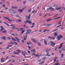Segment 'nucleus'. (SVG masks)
Returning a JSON list of instances; mask_svg holds the SVG:
<instances>
[{
	"mask_svg": "<svg viewBox=\"0 0 65 65\" xmlns=\"http://www.w3.org/2000/svg\"><path fill=\"white\" fill-rule=\"evenodd\" d=\"M31 40L32 41H33V42H34L35 43H38V44L39 46H40V45H41V44L40 43L38 42V41H37L33 39H31Z\"/></svg>",
	"mask_w": 65,
	"mask_h": 65,
	"instance_id": "1",
	"label": "nucleus"
},
{
	"mask_svg": "<svg viewBox=\"0 0 65 65\" xmlns=\"http://www.w3.org/2000/svg\"><path fill=\"white\" fill-rule=\"evenodd\" d=\"M63 38V36L62 35H60L59 36H58L57 37V39L58 40H60L61 38Z\"/></svg>",
	"mask_w": 65,
	"mask_h": 65,
	"instance_id": "2",
	"label": "nucleus"
},
{
	"mask_svg": "<svg viewBox=\"0 0 65 65\" xmlns=\"http://www.w3.org/2000/svg\"><path fill=\"white\" fill-rule=\"evenodd\" d=\"M30 20H26V21H25L24 22V23L25 24H27V23H28V24H31L32 23V22L31 21H30Z\"/></svg>",
	"mask_w": 65,
	"mask_h": 65,
	"instance_id": "3",
	"label": "nucleus"
},
{
	"mask_svg": "<svg viewBox=\"0 0 65 65\" xmlns=\"http://www.w3.org/2000/svg\"><path fill=\"white\" fill-rule=\"evenodd\" d=\"M4 18L5 19H6L7 20H8V21L10 22H12V19H9V18L8 17H4Z\"/></svg>",
	"mask_w": 65,
	"mask_h": 65,
	"instance_id": "4",
	"label": "nucleus"
},
{
	"mask_svg": "<svg viewBox=\"0 0 65 65\" xmlns=\"http://www.w3.org/2000/svg\"><path fill=\"white\" fill-rule=\"evenodd\" d=\"M9 10L11 12H12L13 13H16V12L15 11L11 9H9Z\"/></svg>",
	"mask_w": 65,
	"mask_h": 65,
	"instance_id": "5",
	"label": "nucleus"
},
{
	"mask_svg": "<svg viewBox=\"0 0 65 65\" xmlns=\"http://www.w3.org/2000/svg\"><path fill=\"white\" fill-rule=\"evenodd\" d=\"M26 7H25L23 8L22 10L21 9H19L18 10V11H19L20 13H22L23 12V10L25 9V8H26Z\"/></svg>",
	"mask_w": 65,
	"mask_h": 65,
	"instance_id": "6",
	"label": "nucleus"
},
{
	"mask_svg": "<svg viewBox=\"0 0 65 65\" xmlns=\"http://www.w3.org/2000/svg\"><path fill=\"white\" fill-rule=\"evenodd\" d=\"M29 16H26V20H28V21H30V17H31V15H29Z\"/></svg>",
	"mask_w": 65,
	"mask_h": 65,
	"instance_id": "7",
	"label": "nucleus"
},
{
	"mask_svg": "<svg viewBox=\"0 0 65 65\" xmlns=\"http://www.w3.org/2000/svg\"><path fill=\"white\" fill-rule=\"evenodd\" d=\"M50 43H51V45L52 46V47H54V46L55 45V43H54L53 42H52V41H50Z\"/></svg>",
	"mask_w": 65,
	"mask_h": 65,
	"instance_id": "8",
	"label": "nucleus"
},
{
	"mask_svg": "<svg viewBox=\"0 0 65 65\" xmlns=\"http://www.w3.org/2000/svg\"><path fill=\"white\" fill-rule=\"evenodd\" d=\"M49 51V50L46 51V53H47V55H46V56H47L48 57H50V56H51V55H48L49 54V53H48Z\"/></svg>",
	"mask_w": 65,
	"mask_h": 65,
	"instance_id": "9",
	"label": "nucleus"
},
{
	"mask_svg": "<svg viewBox=\"0 0 65 65\" xmlns=\"http://www.w3.org/2000/svg\"><path fill=\"white\" fill-rule=\"evenodd\" d=\"M63 43H64L63 42L62 43H61L60 44V46L58 47L59 49H60V48H61V47H62L63 46Z\"/></svg>",
	"mask_w": 65,
	"mask_h": 65,
	"instance_id": "10",
	"label": "nucleus"
},
{
	"mask_svg": "<svg viewBox=\"0 0 65 65\" xmlns=\"http://www.w3.org/2000/svg\"><path fill=\"white\" fill-rule=\"evenodd\" d=\"M12 9H18V7L17 6H12Z\"/></svg>",
	"mask_w": 65,
	"mask_h": 65,
	"instance_id": "11",
	"label": "nucleus"
},
{
	"mask_svg": "<svg viewBox=\"0 0 65 65\" xmlns=\"http://www.w3.org/2000/svg\"><path fill=\"white\" fill-rule=\"evenodd\" d=\"M15 39H16L17 40V42L18 43H20V39H18V37H15Z\"/></svg>",
	"mask_w": 65,
	"mask_h": 65,
	"instance_id": "12",
	"label": "nucleus"
},
{
	"mask_svg": "<svg viewBox=\"0 0 65 65\" xmlns=\"http://www.w3.org/2000/svg\"><path fill=\"white\" fill-rule=\"evenodd\" d=\"M11 39L12 41H17V40H15V39L13 37H11Z\"/></svg>",
	"mask_w": 65,
	"mask_h": 65,
	"instance_id": "13",
	"label": "nucleus"
},
{
	"mask_svg": "<svg viewBox=\"0 0 65 65\" xmlns=\"http://www.w3.org/2000/svg\"><path fill=\"white\" fill-rule=\"evenodd\" d=\"M0 27H1V28H2V29L1 30V32H2V31H3L4 30V28H3V27H2V26H1Z\"/></svg>",
	"mask_w": 65,
	"mask_h": 65,
	"instance_id": "14",
	"label": "nucleus"
},
{
	"mask_svg": "<svg viewBox=\"0 0 65 65\" xmlns=\"http://www.w3.org/2000/svg\"><path fill=\"white\" fill-rule=\"evenodd\" d=\"M53 34H54L55 36H57L58 35L57 33V32L54 33Z\"/></svg>",
	"mask_w": 65,
	"mask_h": 65,
	"instance_id": "15",
	"label": "nucleus"
},
{
	"mask_svg": "<svg viewBox=\"0 0 65 65\" xmlns=\"http://www.w3.org/2000/svg\"><path fill=\"white\" fill-rule=\"evenodd\" d=\"M6 37L5 36L3 37H2V38L4 40H6Z\"/></svg>",
	"mask_w": 65,
	"mask_h": 65,
	"instance_id": "16",
	"label": "nucleus"
},
{
	"mask_svg": "<svg viewBox=\"0 0 65 65\" xmlns=\"http://www.w3.org/2000/svg\"><path fill=\"white\" fill-rule=\"evenodd\" d=\"M44 63V61H43L42 62L39 63V64L40 65H42Z\"/></svg>",
	"mask_w": 65,
	"mask_h": 65,
	"instance_id": "17",
	"label": "nucleus"
},
{
	"mask_svg": "<svg viewBox=\"0 0 65 65\" xmlns=\"http://www.w3.org/2000/svg\"><path fill=\"white\" fill-rule=\"evenodd\" d=\"M61 9V8H56V10H59V9Z\"/></svg>",
	"mask_w": 65,
	"mask_h": 65,
	"instance_id": "18",
	"label": "nucleus"
},
{
	"mask_svg": "<svg viewBox=\"0 0 65 65\" xmlns=\"http://www.w3.org/2000/svg\"><path fill=\"white\" fill-rule=\"evenodd\" d=\"M53 7H58V5H53Z\"/></svg>",
	"mask_w": 65,
	"mask_h": 65,
	"instance_id": "19",
	"label": "nucleus"
},
{
	"mask_svg": "<svg viewBox=\"0 0 65 65\" xmlns=\"http://www.w3.org/2000/svg\"><path fill=\"white\" fill-rule=\"evenodd\" d=\"M16 21L17 22H21L22 20L20 19H18L16 20Z\"/></svg>",
	"mask_w": 65,
	"mask_h": 65,
	"instance_id": "20",
	"label": "nucleus"
},
{
	"mask_svg": "<svg viewBox=\"0 0 65 65\" xmlns=\"http://www.w3.org/2000/svg\"><path fill=\"white\" fill-rule=\"evenodd\" d=\"M44 43L45 45H47V43L46 42V41H45V39H44Z\"/></svg>",
	"mask_w": 65,
	"mask_h": 65,
	"instance_id": "21",
	"label": "nucleus"
},
{
	"mask_svg": "<svg viewBox=\"0 0 65 65\" xmlns=\"http://www.w3.org/2000/svg\"><path fill=\"white\" fill-rule=\"evenodd\" d=\"M27 32H29L30 33V32L32 31V30L31 29H29L27 30Z\"/></svg>",
	"mask_w": 65,
	"mask_h": 65,
	"instance_id": "22",
	"label": "nucleus"
},
{
	"mask_svg": "<svg viewBox=\"0 0 65 65\" xmlns=\"http://www.w3.org/2000/svg\"><path fill=\"white\" fill-rule=\"evenodd\" d=\"M61 56L60 57V58H63L64 57V54H62Z\"/></svg>",
	"mask_w": 65,
	"mask_h": 65,
	"instance_id": "23",
	"label": "nucleus"
},
{
	"mask_svg": "<svg viewBox=\"0 0 65 65\" xmlns=\"http://www.w3.org/2000/svg\"><path fill=\"white\" fill-rule=\"evenodd\" d=\"M50 9H51V10H54V9H55L54 8H53L52 7H50Z\"/></svg>",
	"mask_w": 65,
	"mask_h": 65,
	"instance_id": "24",
	"label": "nucleus"
},
{
	"mask_svg": "<svg viewBox=\"0 0 65 65\" xmlns=\"http://www.w3.org/2000/svg\"><path fill=\"white\" fill-rule=\"evenodd\" d=\"M58 59V57H55V59L54 60V62H56L57 59Z\"/></svg>",
	"mask_w": 65,
	"mask_h": 65,
	"instance_id": "25",
	"label": "nucleus"
},
{
	"mask_svg": "<svg viewBox=\"0 0 65 65\" xmlns=\"http://www.w3.org/2000/svg\"><path fill=\"white\" fill-rule=\"evenodd\" d=\"M51 25H52V24H49L48 25H45V26H51Z\"/></svg>",
	"mask_w": 65,
	"mask_h": 65,
	"instance_id": "26",
	"label": "nucleus"
},
{
	"mask_svg": "<svg viewBox=\"0 0 65 65\" xmlns=\"http://www.w3.org/2000/svg\"><path fill=\"white\" fill-rule=\"evenodd\" d=\"M10 26H11V27H15V26H14V24H11L10 25Z\"/></svg>",
	"mask_w": 65,
	"mask_h": 65,
	"instance_id": "27",
	"label": "nucleus"
},
{
	"mask_svg": "<svg viewBox=\"0 0 65 65\" xmlns=\"http://www.w3.org/2000/svg\"><path fill=\"white\" fill-rule=\"evenodd\" d=\"M32 11V9H30L28 11V12H29L30 13L31 12V11Z\"/></svg>",
	"mask_w": 65,
	"mask_h": 65,
	"instance_id": "28",
	"label": "nucleus"
},
{
	"mask_svg": "<svg viewBox=\"0 0 65 65\" xmlns=\"http://www.w3.org/2000/svg\"><path fill=\"white\" fill-rule=\"evenodd\" d=\"M24 26L25 27V28H28V27L26 26V25L25 24L24 25Z\"/></svg>",
	"mask_w": 65,
	"mask_h": 65,
	"instance_id": "29",
	"label": "nucleus"
},
{
	"mask_svg": "<svg viewBox=\"0 0 65 65\" xmlns=\"http://www.w3.org/2000/svg\"><path fill=\"white\" fill-rule=\"evenodd\" d=\"M51 19H49L46 20L47 22H49V21H51Z\"/></svg>",
	"mask_w": 65,
	"mask_h": 65,
	"instance_id": "30",
	"label": "nucleus"
},
{
	"mask_svg": "<svg viewBox=\"0 0 65 65\" xmlns=\"http://www.w3.org/2000/svg\"><path fill=\"white\" fill-rule=\"evenodd\" d=\"M58 15V14H57L56 15H55L54 17V18H57V15Z\"/></svg>",
	"mask_w": 65,
	"mask_h": 65,
	"instance_id": "31",
	"label": "nucleus"
},
{
	"mask_svg": "<svg viewBox=\"0 0 65 65\" xmlns=\"http://www.w3.org/2000/svg\"><path fill=\"white\" fill-rule=\"evenodd\" d=\"M24 29V28H21L20 29V31H22Z\"/></svg>",
	"mask_w": 65,
	"mask_h": 65,
	"instance_id": "32",
	"label": "nucleus"
},
{
	"mask_svg": "<svg viewBox=\"0 0 65 65\" xmlns=\"http://www.w3.org/2000/svg\"><path fill=\"white\" fill-rule=\"evenodd\" d=\"M13 44V43H8V44Z\"/></svg>",
	"mask_w": 65,
	"mask_h": 65,
	"instance_id": "33",
	"label": "nucleus"
},
{
	"mask_svg": "<svg viewBox=\"0 0 65 65\" xmlns=\"http://www.w3.org/2000/svg\"><path fill=\"white\" fill-rule=\"evenodd\" d=\"M60 18V17H59L57 18H55L54 19V20H56L57 19H59V18Z\"/></svg>",
	"mask_w": 65,
	"mask_h": 65,
	"instance_id": "34",
	"label": "nucleus"
},
{
	"mask_svg": "<svg viewBox=\"0 0 65 65\" xmlns=\"http://www.w3.org/2000/svg\"><path fill=\"white\" fill-rule=\"evenodd\" d=\"M7 31L5 30L4 31L2 32V33H7Z\"/></svg>",
	"mask_w": 65,
	"mask_h": 65,
	"instance_id": "35",
	"label": "nucleus"
},
{
	"mask_svg": "<svg viewBox=\"0 0 65 65\" xmlns=\"http://www.w3.org/2000/svg\"><path fill=\"white\" fill-rule=\"evenodd\" d=\"M24 32H25V31L24 30H23L22 31V34H23L24 33Z\"/></svg>",
	"mask_w": 65,
	"mask_h": 65,
	"instance_id": "36",
	"label": "nucleus"
},
{
	"mask_svg": "<svg viewBox=\"0 0 65 65\" xmlns=\"http://www.w3.org/2000/svg\"><path fill=\"white\" fill-rule=\"evenodd\" d=\"M13 54H17V52L15 51H14L13 52Z\"/></svg>",
	"mask_w": 65,
	"mask_h": 65,
	"instance_id": "37",
	"label": "nucleus"
},
{
	"mask_svg": "<svg viewBox=\"0 0 65 65\" xmlns=\"http://www.w3.org/2000/svg\"><path fill=\"white\" fill-rule=\"evenodd\" d=\"M13 44H15L16 45H18V43H16L15 42H13Z\"/></svg>",
	"mask_w": 65,
	"mask_h": 65,
	"instance_id": "38",
	"label": "nucleus"
},
{
	"mask_svg": "<svg viewBox=\"0 0 65 65\" xmlns=\"http://www.w3.org/2000/svg\"><path fill=\"white\" fill-rule=\"evenodd\" d=\"M58 29H55V30H54L53 31V32H54L55 31H57V30H58Z\"/></svg>",
	"mask_w": 65,
	"mask_h": 65,
	"instance_id": "39",
	"label": "nucleus"
},
{
	"mask_svg": "<svg viewBox=\"0 0 65 65\" xmlns=\"http://www.w3.org/2000/svg\"><path fill=\"white\" fill-rule=\"evenodd\" d=\"M62 22V21H61L58 24V25H60L61 24V23Z\"/></svg>",
	"mask_w": 65,
	"mask_h": 65,
	"instance_id": "40",
	"label": "nucleus"
},
{
	"mask_svg": "<svg viewBox=\"0 0 65 65\" xmlns=\"http://www.w3.org/2000/svg\"><path fill=\"white\" fill-rule=\"evenodd\" d=\"M61 25H60L59 26H57L56 27V28H58V27H61Z\"/></svg>",
	"mask_w": 65,
	"mask_h": 65,
	"instance_id": "41",
	"label": "nucleus"
},
{
	"mask_svg": "<svg viewBox=\"0 0 65 65\" xmlns=\"http://www.w3.org/2000/svg\"><path fill=\"white\" fill-rule=\"evenodd\" d=\"M33 53H35V52H36V51H35V49H33Z\"/></svg>",
	"mask_w": 65,
	"mask_h": 65,
	"instance_id": "42",
	"label": "nucleus"
},
{
	"mask_svg": "<svg viewBox=\"0 0 65 65\" xmlns=\"http://www.w3.org/2000/svg\"><path fill=\"white\" fill-rule=\"evenodd\" d=\"M48 39H52V37H51V36H50V37H48Z\"/></svg>",
	"mask_w": 65,
	"mask_h": 65,
	"instance_id": "43",
	"label": "nucleus"
},
{
	"mask_svg": "<svg viewBox=\"0 0 65 65\" xmlns=\"http://www.w3.org/2000/svg\"><path fill=\"white\" fill-rule=\"evenodd\" d=\"M18 53H21V51H20V50H18Z\"/></svg>",
	"mask_w": 65,
	"mask_h": 65,
	"instance_id": "44",
	"label": "nucleus"
},
{
	"mask_svg": "<svg viewBox=\"0 0 65 65\" xmlns=\"http://www.w3.org/2000/svg\"><path fill=\"white\" fill-rule=\"evenodd\" d=\"M26 1H24L23 2V4H26Z\"/></svg>",
	"mask_w": 65,
	"mask_h": 65,
	"instance_id": "45",
	"label": "nucleus"
},
{
	"mask_svg": "<svg viewBox=\"0 0 65 65\" xmlns=\"http://www.w3.org/2000/svg\"><path fill=\"white\" fill-rule=\"evenodd\" d=\"M22 54L23 55V56H25V54L23 52H22Z\"/></svg>",
	"mask_w": 65,
	"mask_h": 65,
	"instance_id": "46",
	"label": "nucleus"
},
{
	"mask_svg": "<svg viewBox=\"0 0 65 65\" xmlns=\"http://www.w3.org/2000/svg\"><path fill=\"white\" fill-rule=\"evenodd\" d=\"M3 58H2L1 59V62H2L3 61Z\"/></svg>",
	"mask_w": 65,
	"mask_h": 65,
	"instance_id": "47",
	"label": "nucleus"
},
{
	"mask_svg": "<svg viewBox=\"0 0 65 65\" xmlns=\"http://www.w3.org/2000/svg\"><path fill=\"white\" fill-rule=\"evenodd\" d=\"M15 28V27H11V29H14Z\"/></svg>",
	"mask_w": 65,
	"mask_h": 65,
	"instance_id": "48",
	"label": "nucleus"
},
{
	"mask_svg": "<svg viewBox=\"0 0 65 65\" xmlns=\"http://www.w3.org/2000/svg\"><path fill=\"white\" fill-rule=\"evenodd\" d=\"M36 57H39V55L37 54L36 55Z\"/></svg>",
	"mask_w": 65,
	"mask_h": 65,
	"instance_id": "49",
	"label": "nucleus"
},
{
	"mask_svg": "<svg viewBox=\"0 0 65 65\" xmlns=\"http://www.w3.org/2000/svg\"><path fill=\"white\" fill-rule=\"evenodd\" d=\"M46 59V57H44L43 58V60H45Z\"/></svg>",
	"mask_w": 65,
	"mask_h": 65,
	"instance_id": "50",
	"label": "nucleus"
},
{
	"mask_svg": "<svg viewBox=\"0 0 65 65\" xmlns=\"http://www.w3.org/2000/svg\"><path fill=\"white\" fill-rule=\"evenodd\" d=\"M7 38L8 39H9V40H10V39H11L10 38V37H8V38Z\"/></svg>",
	"mask_w": 65,
	"mask_h": 65,
	"instance_id": "51",
	"label": "nucleus"
},
{
	"mask_svg": "<svg viewBox=\"0 0 65 65\" xmlns=\"http://www.w3.org/2000/svg\"><path fill=\"white\" fill-rule=\"evenodd\" d=\"M29 33H30V32H27L26 33V35H27L28 34H29Z\"/></svg>",
	"mask_w": 65,
	"mask_h": 65,
	"instance_id": "52",
	"label": "nucleus"
},
{
	"mask_svg": "<svg viewBox=\"0 0 65 65\" xmlns=\"http://www.w3.org/2000/svg\"><path fill=\"white\" fill-rule=\"evenodd\" d=\"M50 8H49H49H47V9H46V10H47V11H48L49 10H50Z\"/></svg>",
	"mask_w": 65,
	"mask_h": 65,
	"instance_id": "53",
	"label": "nucleus"
},
{
	"mask_svg": "<svg viewBox=\"0 0 65 65\" xmlns=\"http://www.w3.org/2000/svg\"><path fill=\"white\" fill-rule=\"evenodd\" d=\"M7 3H8V5H9V6H10V3H9L8 2H7Z\"/></svg>",
	"mask_w": 65,
	"mask_h": 65,
	"instance_id": "54",
	"label": "nucleus"
},
{
	"mask_svg": "<svg viewBox=\"0 0 65 65\" xmlns=\"http://www.w3.org/2000/svg\"><path fill=\"white\" fill-rule=\"evenodd\" d=\"M35 24V23H32V24H31V25H33V26H34V25Z\"/></svg>",
	"mask_w": 65,
	"mask_h": 65,
	"instance_id": "55",
	"label": "nucleus"
},
{
	"mask_svg": "<svg viewBox=\"0 0 65 65\" xmlns=\"http://www.w3.org/2000/svg\"><path fill=\"white\" fill-rule=\"evenodd\" d=\"M12 59L9 60H8V62H10L11 61H12Z\"/></svg>",
	"mask_w": 65,
	"mask_h": 65,
	"instance_id": "56",
	"label": "nucleus"
},
{
	"mask_svg": "<svg viewBox=\"0 0 65 65\" xmlns=\"http://www.w3.org/2000/svg\"><path fill=\"white\" fill-rule=\"evenodd\" d=\"M28 48H29V49H30V48H31V47H30V46H28Z\"/></svg>",
	"mask_w": 65,
	"mask_h": 65,
	"instance_id": "57",
	"label": "nucleus"
},
{
	"mask_svg": "<svg viewBox=\"0 0 65 65\" xmlns=\"http://www.w3.org/2000/svg\"><path fill=\"white\" fill-rule=\"evenodd\" d=\"M6 25L7 26H8V27H9V25L8 24H7H7H6Z\"/></svg>",
	"mask_w": 65,
	"mask_h": 65,
	"instance_id": "58",
	"label": "nucleus"
},
{
	"mask_svg": "<svg viewBox=\"0 0 65 65\" xmlns=\"http://www.w3.org/2000/svg\"><path fill=\"white\" fill-rule=\"evenodd\" d=\"M32 13H34V12H35V10H34V11H32Z\"/></svg>",
	"mask_w": 65,
	"mask_h": 65,
	"instance_id": "59",
	"label": "nucleus"
},
{
	"mask_svg": "<svg viewBox=\"0 0 65 65\" xmlns=\"http://www.w3.org/2000/svg\"><path fill=\"white\" fill-rule=\"evenodd\" d=\"M22 42H23V43H24V42H25V41H24V40H22Z\"/></svg>",
	"mask_w": 65,
	"mask_h": 65,
	"instance_id": "60",
	"label": "nucleus"
},
{
	"mask_svg": "<svg viewBox=\"0 0 65 65\" xmlns=\"http://www.w3.org/2000/svg\"><path fill=\"white\" fill-rule=\"evenodd\" d=\"M2 53L3 54H5V52H2Z\"/></svg>",
	"mask_w": 65,
	"mask_h": 65,
	"instance_id": "61",
	"label": "nucleus"
},
{
	"mask_svg": "<svg viewBox=\"0 0 65 65\" xmlns=\"http://www.w3.org/2000/svg\"><path fill=\"white\" fill-rule=\"evenodd\" d=\"M26 44L28 45H29V43H28V42H26Z\"/></svg>",
	"mask_w": 65,
	"mask_h": 65,
	"instance_id": "62",
	"label": "nucleus"
},
{
	"mask_svg": "<svg viewBox=\"0 0 65 65\" xmlns=\"http://www.w3.org/2000/svg\"><path fill=\"white\" fill-rule=\"evenodd\" d=\"M12 62H15V61L14 60H13L12 61H11Z\"/></svg>",
	"mask_w": 65,
	"mask_h": 65,
	"instance_id": "63",
	"label": "nucleus"
},
{
	"mask_svg": "<svg viewBox=\"0 0 65 65\" xmlns=\"http://www.w3.org/2000/svg\"><path fill=\"white\" fill-rule=\"evenodd\" d=\"M16 17H18V18H19V17H20V16L18 15H16Z\"/></svg>",
	"mask_w": 65,
	"mask_h": 65,
	"instance_id": "64",
	"label": "nucleus"
}]
</instances>
